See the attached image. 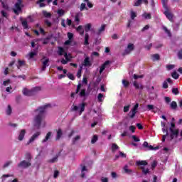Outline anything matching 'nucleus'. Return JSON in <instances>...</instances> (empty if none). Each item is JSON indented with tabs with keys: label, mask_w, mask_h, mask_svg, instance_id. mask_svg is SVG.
Listing matches in <instances>:
<instances>
[{
	"label": "nucleus",
	"mask_w": 182,
	"mask_h": 182,
	"mask_svg": "<svg viewBox=\"0 0 182 182\" xmlns=\"http://www.w3.org/2000/svg\"><path fill=\"white\" fill-rule=\"evenodd\" d=\"M38 55V48L33 51L28 53V56L30 57V59H32L34 56H36Z\"/></svg>",
	"instance_id": "obj_22"
},
{
	"label": "nucleus",
	"mask_w": 182,
	"mask_h": 182,
	"mask_svg": "<svg viewBox=\"0 0 182 182\" xmlns=\"http://www.w3.org/2000/svg\"><path fill=\"white\" fill-rule=\"evenodd\" d=\"M134 87H136V89H143V85H139L136 81L134 82Z\"/></svg>",
	"instance_id": "obj_36"
},
{
	"label": "nucleus",
	"mask_w": 182,
	"mask_h": 182,
	"mask_svg": "<svg viewBox=\"0 0 182 182\" xmlns=\"http://www.w3.org/2000/svg\"><path fill=\"white\" fill-rule=\"evenodd\" d=\"M117 149H119V146L116 144H113L112 146V149L113 151H114V150H117Z\"/></svg>",
	"instance_id": "obj_60"
},
{
	"label": "nucleus",
	"mask_w": 182,
	"mask_h": 182,
	"mask_svg": "<svg viewBox=\"0 0 182 182\" xmlns=\"http://www.w3.org/2000/svg\"><path fill=\"white\" fill-rule=\"evenodd\" d=\"M138 109H139V103H136L129 113V116L131 119L134 118V116H136V114L137 113Z\"/></svg>",
	"instance_id": "obj_7"
},
{
	"label": "nucleus",
	"mask_w": 182,
	"mask_h": 182,
	"mask_svg": "<svg viewBox=\"0 0 182 182\" xmlns=\"http://www.w3.org/2000/svg\"><path fill=\"white\" fill-rule=\"evenodd\" d=\"M92 28V24L87 23V25L85 26V32H89Z\"/></svg>",
	"instance_id": "obj_39"
},
{
	"label": "nucleus",
	"mask_w": 182,
	"mask_h": 182,
	"mask_svg": "<svg viewBox=\"0 0 182 182\" xmlns=\"http://www.w3.org/2000/svg\"><path fill=\"white\" fill-rule=\"evenodd\" d=\"M171 109H173V110H176V109H177V102H176L175 101H173L171 103Z\"/></svg>",
	"instance_id": "obj_34"
},
{
	"label": "nucleus",
	"mask_w": 182,
	"mask_h": 182,
	"mask_svg": "<svg viewBox=\"0 0 182 182\" xmlns=\"http://www.w3.org/2000/svg\"><path fill=\"white\" fill-rule=\"evenodd\" d=\"M80 96L85 97L86 96V90H82L80 92Z\"/></svg>",
	"instance_id": "obj_58"
},
{
	"label": "nucleus",
	"mask_w": 182,
	"mask_h": 182,
	"mask_svg": "<svg viewBox=\"0 0 182 182\" xmlns=\"http://www.w3.org/2000/svg\"><path fill=\"white\" fill-rule=\"evenodd\" d=\"M49 66V60L47 58L46 60L43 62V67L41 68V70H46V67Z\"/></svg>",
	"instance_id": "obj_20"
},
{
	"label": "nucleus",
	"mask_w": 182,
	"mask_h": 182,
	"mask_svg": "<svg viewBox=\"0 0 182 182\" xmlns=\"http://www.w3.org/2000/svg\"><path fill=\"white\" fill-rule=\"evenodd\" d=\"M178 59H182V49L178 52Z\"/></svg>",
	"instance_id": "obj_63"
},
{
	"label": "nucleus",
	"mask_w": 182,
	"mask_h": 182,
	"mask_svg": "<svg viewBox=\"0 0 182 182\" xmlns=\"http://www.w3.org/2000/svg\"><path fill=\"white\" fill-rule=\"evenodd\" d=\"M77 31L79 32V33L81 35H83V33H85V30L83 29V27L82 26H79L77 28Z\"/></svg>",
	"instance_id": "obj_27"
},
{
	"label": "nucleus",
	"mask_w": 182,
	"mask_h": 182,
	"mask_svg": "<svg viewBox=\"0 0 182 182\" xmlns=\"http://www.w3.org/2000/svg\"><path fill=\"white\" fill-rule=\"evenodd\" d=\"M21 25L24 29H28V21H26V20H23L21 22Z\"/></svg>",
	"instance_id": "obj_40"
},
{
	"label": "nucleus",
	"mask_w": 182,
	"mask_h": 182,
	"mask_svg": "<svg viewBox=\"0 0 182 182\" xmlns=\"http://www.w3.org/2000/svg\"><path fill=\"white\" fill-rule=\"evenodd\" d=\"M97 141V135H94L91 140V143L92 144H95V143H96Z\"/></svg>",
	"instance_id": "obj_45"
},
{
	"label": "nucleus",
	"mask_w": 182,
	"mask_h": 182,
	"mask_svg": "<svg viewBox=\"0 0 182 182\" xmlns=\"http://www.w3.org/2000/svg\"><path fill=\"white\" fill-rule=\"evenodd\" d=\"M133 49H134V45L132 43L128 44L127 48L124 52V55H129V53H130V52H132Z\"/></svg>",
	"instance_id": "obj_11"
},
{
	"label": "nucleus",
	"mask_w": 182,
	"mask_h": 182,
	"mask_svg": "<svg viewBox=\"0 0 182 182\" xmlns=\"http://www.w3.org/2000/svg\"><path fill=\"white\" fill-rule=\"evenodd\" d=\"M168 83H170V84L172 83L171 78H167L166 80H165L163 82L162 87H163L164 89H167V87H168Z\"/></svg>",
	"instance_id": "obj_14"
},
{
	"label": "nucleus",
	"mask_w": 182,
	"mask_h": 182,
	"mask_svg": "<svg viewBox=\"0 0 182 182\" xmlns=\"http://www.w3.org/2000/svg\"><path fill=\"white\" fill-rule=\"evenodd\" d=\"M82 65L85 66V68H90V66H92V61H90V58L86 57L83 60Z\"/></svg>",
	"instance_id": "obj_10"
},
{
	"label": "nucleus",
	"mask_w": 182,
	"mask_h": 182,
	"mask_svg": "<svg viewBox=\"0 0 182 182\" xmlns=\"http://www.w3.org/2000/svg\"><path fill=\"white\" fill-rule=\"evenodd\" d=\"M79 109H80L79 116H80L82 114V113H83V112H85V103L79 104L78 106L73 105V107H72V110H73L74 112H77V110H79Z\"/></svg>",
	"instance_id": "obj_6"
},
{
	"label": "nucleus",
	"mask_w": 182,
	"mask_h": 182,
	"mask_svg": "<svg viewBox=\"0 0 182 182\" xmlns=\"http://www.w3.org/2000/svg\"><path fill=\"white\" fill-rule=\"evenodd\" d=\"M137 166H147V162L146 161H137Z\"/></svg>",
	"instance_id": "obj_31"
},
{
	"label": "nucleus",
	"mask_w": 182,
	"mask_h": 182,
	"mask_svg": "<svg viewBox=\"0 0 182 182\" xmlns=\"http://www.w3.org/2000/svg\"><path fill=\"white\" fill-rule=\"evenodd\" d=\"M62 134H63L62 129H59L57 131L56 140H59L62 137Z\"/></svg>",
	"instance_id": "obj_26"
},
{
	"label": "nucleus",
	"mask_w": 182,
	"mask_h": 182,
	"mask_svg": "<svg viewBox=\"0 0 182 182\" xmlns=\"http://www.w3.org/2000/svg\"><path fill=\"white\" fill-rule=\"evenodd\" d=\"M25 133H26V131H25V129H22L18 135V140H20V141H22V140H23V138L25 137Z\"/></svg>",
	"instance_id": "obj_17"
},
{
	"label": "nucleus",
	"mask_w": 182,
	"mask_h": 182,
	"mask_svg": "<svg viewBox=\"0 0 182 182\" xmlns=\"http://www.w3.org/2000/svg\"><path fill=\"white\" fill-rule=\"evenodd\" d=\"M172 93H173V95H178V89H177V88H173V89H172Z\"/></svg>",
	"instance_id": "obj_59"
},
{
	"label": "nucleus",
	"mask_w": 182,
	"mask_h": 182,
	"mask_svg": "<svg viewBox=\"0 0 182 182\" xmlns=\"http://www.w3.org/2000/svg\"><path fill=\"white\" fill-rule=\"evenodd\" d=\"M105 29H106V25L103 24L101 26L98 32L97 33V35H100L102 33V32L105 31Z\"/></svg>",
	"instance_id": "obj_29"
},
{
	"label": "nucleus",
	"mask_w": 182,
	"mask_h": 182,
	"mask_svg": "<svg viewBox=\"0 0 182 182\" xmlns=\"http://www.w3.org/2000/svg\"><path fill=\"white\" fill-rule=\"evenodd\" d=\"M80 140V135H77L73 139V144H76L77 141Z\"/></svg>",
	"instance_id": "obj_32"
},
{
	"label": "nucleus",
	"mask_w": 182,
	"mask_h": 182,
	"mask_svg": "<svg viewBox=\"0 0 182 182\" xmlns=\"http://www.w3.org/2000/svg\"><path fill=\"white\" fill-rule=\"evenodd\" d=\"M141 17L143 19L150 20L151 19V13H147L144 11V14L141 15Z\"/></svg>",
	"instance_id": "obj_13"
},
{
	"label": "nucleus",
	"mask_w": 182,
	"mask_h": 182,
	"mask_svg": "<svg viewBox=\"0 0 182 182\" xmlns=\"http://www.w3.org/2000/svg\"><path fill=\"white\" fill-rule=\"evenodd\" d=\"M122 85L124 87H127V86H129V82L126 81L125 80H123Z\"/></svg>",
	"instance_id": "obj_56"
},
{
	"label": "nucleus",
	"mask_w": 182,
	"mask_h": 182,
	"mask_svg": "<svg viewBox=\"0 0 182 182\" xmlns=\"http://www.w3.org/2000/svg\"><path fill=\"white\" fill-rule=\"evenodd\" d=\"M171 75L173 79H178L179 75L176 72H173Z\"/></svg>",
	"instance_id": "obj_49"
},
{
	"label": "nucleus",
	"mask_w": 182,
	"mask_h": 182,
	"mask_svg": "<svg viewBox=\"0 0 182 182\" xmlns=\"http://www.w3.org/2000/svg\"><path fill=\"white\" fill-rule=\"evenodd\" d=\"M109 63H110V61H106L100 68V75H102V73H103V70H105V69H106V66H107V65H109Z\"/></svg>",
	"instance_id": "obj_18"
},
{
	"label": "nucleus",
	"mask_w": 182,
	"mask_h": 182,
	"mask_svg": "<svg viewBox=\"0 0 182 182\" xmlns=\"http://www.w3.org/2000/svg\"><path fill=\"white\" fill-rule=\"evenodd\" d=\"M143 147H144L146 150H154L153 146L149 145V143L147 141L144 142Z\"/></svg>",
	"instance_id": "obj_15"
},
{
	"label": "nucleus",
	"mask_w": 182,
	"mask_h": 182,
	"mask_svg": "<svg viewBox=\"0 0 182 182\" xmlns=\"http://www.w3.org/2000/svg\"><path fill=\"white\" fill-rule=\"evenodd\" d=\"M6 114L9 115L11 113H12V108L11 107V105L8 106V108L6 111Z\"/></svg>",
	"instance_id": "obj_46"
},
{
	"label": "nucleus",
	"mask_w": 182,
	"mask_h": 182,
	"mask_svg": "<svg viewBox=\"0 0 182 182\" xmlns=\"http://www.w3.org/2000/svg\"><path fill=\"white\" fill-rule=\"evenodd\" d=\"M67 76L69 79H70L71 80H75V76L73 75V74H67Z\"/></svg>",
	"instance_id": "obj_62"
},
{
	"label": "nucleus",
	"mask_w": 182,
	"mask_h": 182,
	"mask_svg": "<svg viewBox=\"0 0 182 182\" xmlns=\"http://www.w3.org/2000/svg\"><path fill=\"white\" fill-rule=\"evenodd\" d=\"M57 14L58 16H63L65 15V11L63 9H58Z\"/></svg>",
	"instance_id": "obj_38"
},
{
	"label": "nucleus",
	"mask_w": 182,
	"mask_h": 182,
	"mask_svg": "<svg viewBox=\"0 0 182 182\" xmlns=\"http://www.w3.org/2000/svg\"><path fill=\"white\" fill-rule=\"evenodd\" d=\"M129 109H130V105H127V106L124 107V112L125 113H127V112H129Z\"/></svg>",
	"instance_id": "obj_57"
},
{
	"label": "nucleus",
	"mask_w": 182,
	"mask_h": 182,
	"mask_svg": "<svg viewBox=\"0 0 182 182\" xmlns=\"http://www.w3.org/2000/svg\"><path fill=\"white\" fill-rule=\"evenodd\" d=\"M162 28L164 29L165 33H166L169 38H171V33L169 31L168 28H167V27L165 26H163Z\"/></svg>",
	"instance_id": "obj_24"
},
{
	"label": "nucleus",
	"mask_w": 182,
	"mask_h": 182,
	"mask_svg": "<svg viewBox=\"0 0 182 182\" xmlns=\"http://www.w3.org/2000/svg\"><path fill=\"white\" fill-rule=\"evenodd\" d=\"M84 9H86L87 11V8L86 7V4L82 3L80 6V11H83Z\"/></svg>",
	"instance_id": "obj_47"
},
{
	"label": "nucleus",
	"mask_w": 182,
	"mask_h": 182,
	"mask_svg": "<svg viewBox=\"0 0 182 182\" xmlns=\"http://www.w3.org/2000/svg\"><path fill=\"white\" fill-rule=\"evenodd\" d=\"M174 68H176V65H166V69L168 70H171V69H174Z\"/></svg>",
	"instance_id": "obj_48"
},
{
	"label": "nucleus",
	"mask_w": 182,
	"mask_h": 182,
	"mask_svg": "<svg viewBox=\"0 0 182 182\" xmlns=\"http://www.w3.org/2000/svg\"><path fill=\"white\" fill-rule=\"evenodd\" d=\"M82 70H83V68L82 66L80 67L77 73V77L80 78L82 76Z\"/></svg>",
	"instance_id": "obj_33"
},
{
	"label": "nucleus",
	"mask_w": 182,
	"mask_h": 182,
	"mask_svg": "<svg viewBox=\"0 0 182 182\" xmlns=\"http://www.w3.org/2000/svg\"><path fill=\"white\" fill-rule=\"evenodd\" d=\"M53 0H38L36 1V4L39 5L40 8H45L46 5H49Z\"/></svg>",
	"instance_id": "obj_8"
},
{
	"label": "nucleus",
	"mask_w": 182,
	"mask_h": 182,
	"mask_svg": "<svg viewBox=\"0 0 182 182\" xmlns=\"http://www.w3.org/2000/svg\"><path fill=\"white\" fill-rule=\"evenodd\" d=\"M52 35L47 36L46 38H43V45H48L49 43V41L52 39Z\"/></svg>",
	"instance_id": "obj_19"
},
{
	"label": "nucleus",
	"mask_w": 182,
	"mask_h": 182,
	"mask_svg": "<svg viewBox=\"0 0 182 182\" xmlns=\"http://www.w3.org/2000/svg\"><path fill=\"white\" fill-rule=\"evenodd\" d=\"M103 100H105V95H103V94H102V93L98 94L97 102H103Z\"/></svg>",
	"instance_id": "obj_23"
},
{
	"label": "nucleus",
	"mask_w": 182,
	"mask_h": 182,
	"mask_svg": "<svg viewBox=\"0 0 182 182\" xmlns=\"http://www.w3.org/2000/svg\"><path fill=\"white\" fill-rule=\"evenodd\" d=\"M57 53L59 56L64 55V58L65 59L63 58L60 61L63 65H66L68 62H70V60H72V55L66 53V51H65V49L63 47H58Z\"/></svg>",
	"instance_id": "obj_3"
},
{
	"label": "nucleus",
	"mask_w": 182,
	"mask_h": 182,
	"mask_svg": "<svg viewBox=\"0 0 182 182\" xmlns=\"http://www.w3.org/2000/svg\"><path fill=\"white\" fill-rule=\"evenodd\" d=\"M132 139L134 140V141L137 142V141H140V139H139L137 136H136V135H133L132 136Z\"/></svg>",
	"instance_id": "obj_52"
},
{
	"label": "nucleus",
	"mask_w": 182,
	"mask_h": 182,
	"mask_svg": "<svg viewBox=\"0 0 182 182\" xmlns=\"http://www.w3.org/2000/svg\"><path fill=\"white\" fill-rule=\"evenodd\" d=\"M146 110H148V111L154 110V105H146Z\"/></svg>",
	"instance_id": "obj_44"
},
{
	"label": "nucleus",
	"mask_w": 182,
	"mask_h": 182,
	"mask_svg": "<svg viewBox=\"0 0 182 182\" xmlns=\"http://www.w3.org/2000/svg\"><path fill=\"white\" fill-rule=\"evenodd\" d=\"M68 38L70 41H73V33H68Z\"/></svg>",
	"instance_id": "obj_55"
},
{
	"label": "nucleus",
	"mask_w": 182,
	"mask_h": 182,
	"mask_svg": "<svg viewBox=\"0 0 182 182\" xmlns=\"http://www.w3.org/2000/svg\"><path fill=\"white\" fill-rule=\"evenodd\" d=\"M84 45H89V34L85 33Z\"/></svg>",
	"instance_id": "obj_35"
},
{
	"label": "nucleus",
	"mask_w": 182,
	"mask_h": 182,
	"mask_svg": "<svg viewBox=\"0 0 182 182\" xmlns=\"http://www.w3.org/2000/svg\"><path fill=\"white\" fill-rule=\"evenodd\" d=\"M130 16H131V19H132V21H133V19H134V18H136V16H137V14H136V12L132 11L130 12Z\"/></svg>",
	"instance_id": "obj_43"
},
{
	"label": "nucleus",
	"mask_w": 182,
	"mask_h": 182,
	"mask_svg": "<svg viewBox=\"0 0 182 182\" xmlns=\"http://www.w3.org/2000/svg\"><path fill=\"white\" fill-rule=\"evenodd\" d=\"M85 171H87V169H86V166H82L81 170V177L82 178H85V177H86V175H85Z\"/></svg>",
	"instance_id": "obj_30"
},
{
	"label": "nucleus",
	"mask_w": 182,
	"mask_h": 182,
	"mask_svg": "<svg viewBox=\"0 0 182 182\" xmlns=\"http://www.w3.org/2000/svg\"><path fill=\"white\" fill-rule=\"evenodd\" d=\"M50 105H46L43 107H40L38 109L35 110L36 117L34 118V126L39 129L41 127V123L45 117V112H46V108L49 107Z\"/></svg>",
	"instance_id": "obj_2"
},
{
	"label": "nucleus",
	"mask_w": 182,
	"mask_h": 182,
	"mask_svg": "<svg viewBox=\"0 0 182 182\" xmlns=\"http://www.w3.org/2000/svg\"><path fill=\"white\" fill-rule=\"evenodd\" d=\"M50 136H52V132H48L46 136V138L42 141V143H46V141L50 139Z\"/></svg>",
	"instance_id": "obj_25"
},
{
	"label": "nucleus",
	"mask_w": 182,
	"mask_h": 182,
	"mask_svg": "<svg viewBox=\"0 0 182 182\" xmlns=\"http://www.w3.org/2000/svg\"><path fill=\"white\" fill-rule=\"evenodd\" d=\"M150 28L149 25H146L142 29H141V32H145V31H149Z\"/></svg>",
	"instance_id": "obj_53"
},
{
	"label": "nucleus",
	"mask_w": 182,
	"mask_h": 182,
	"mask_svg": "<svg viewBox=\"0 0 182 182\" xmlns=\"http://www.w3.org/2000/svg\"><path fill=\"white\" fill-rule=\"evenodd\" d=\"M162 126V132L163 133H166V135L162 136V142L164 143L166 141V138L169 135L170 140H173V139H177V136H178V129H176V124L174 123H171V127L168 129L166 127V124L164 122H161Z\"/></svg>",
	"instance_id": "obj_1"
},
{
	"label": "nucleus",
	"mask_w": 182,
	"mask_h": 182,
	"mask_svg": "<svg viewBox=\"0 0 182 182\" xmlns=\"http://www.w3.org/2000/svg\"><path fill=\"white\" fill-rule=\"evenodd\" d=\"M22 66H25V61L19 60L17 65L18 69H21Z\"/></svg>",
	"instance_id": "obj_28"
},
{
	"label": "nucleus",
	"mask_w": 182,
	"mask_h": 182,
	"mask_svg": "<svg viewBox=\"0 0 182 182\" xmlns=\"http://www.w3.org/2000/svg\"><path fill=\"white\" fill-rule=\"evenodd\" d=\"M101 181L102 182H109V179L106 177H102L101 178Z\"/></svg>",
	"instance_id": "obj_64"
},
{
	"label": "nucleus",
	"mask_w": 182,
	"mask_h": 182,
	"mask_svg": "<svg viewBox=\"0 0 182 182\" xmlns=\"http://www.w3.org/2000/svg\"><path fill=\"white\" fill-rule=\"evenodd\" d=\"M141 168L144 174H149V173H150V171L149 170V168H145L144 166H141Z\"/></svg>",
	"instance_id": "obj_41"
},
{
	"label": "nucleus",
	"mask_w": 182,
	"mask_h": 182,
	"mask_svg": "<svg viewBox=\"0 0 182 182\" xmlns=\"http://www.w3.org/2000/svg\"><path fill=\"white\" fill-rule=\"evenodd\" d=\"M166 103L168 104L170 102H171V98L168 97H165L164 98Z\"/></svg>",
	"instance_id": "obj_61"
},
{
	"label": "nucleus",
	"mask_w": 182,
	"mask_h": 182,
	"mask_svg": "<svg viewBox=\"0 0 182 182\" xmlns=\"http://www.w3.org/2000/svg\"><path fill=\"white\" fill-rule=\"evenodd\" d=\"M13 11L16 15H19V12L22 11V0H17Z\"/></svg>",
	"instance_id": "obj_5"
},
{
	"label": "nucleus",
	"mask_w": 182,
	"mask_h": 182,
	"mask_svg": "<svg viewBox=\"0 0 182 182\" xmlns=\"http://www.w3.org/2000/svg\"><path fill=\"white\" fill-rule=\"evenodd\" d=\"M39 136H41V132H38L33 134V136L28 140L27 144H31V143H33V141H35V140H36L38 137H39Z\"/></svg>",
	"instance_id": "obj_9"
},
{
	"label": "nucleus",
	"mask_w": 182,
	"mask_h": 182,
	"mask_svg": "<svg viewBox=\"0 0 182 182\" xmlns=\"http://www.w3.org/2000/svg\"><path fill=\"white\" fill-rule=\"evenodd\" d=\"M29 166H31V162L26 161H22L18 164V167H22L23 168H26V167H29Z\"/></svg>",
	"instance_id": "obj_12"
},
{
	"label": "nucleus",
	"mask_w": 182,
	"mask_h": 182,
	"mask_svg": "<svg viewBox=\"0 0 182 182\" xmlns=\"http://www.w3.org/2000/svg\"><path fill=\"white\" fill-rule=\"evenodd\" d=\"M160 59V55L159 54H154L152 55V60H159Z\"/></svg>",
	"instance_id": "obj_42"
},
{
	"label": "nucleus",
	"mask_w": 182,
	"mask_h": 182,
	"mask_svg": "<svg viewBox=\"0 0 182 182\" xmlns=\"http://www.w3.org/2000/svg\"><path fill=\"white\" fill-rule=\"evenodd\" d=\"M43 15L45 18H50V16H52V14L46 11H43Z\"/></svg>",
	"instance_id": "obj_37"
},
{
	"label": "nucleus",
	"mask_w": 182,
	"mask_h": 182,
	"mask_svg": "<svg viewBox=\"0 0 182 182\" xmlns=\"http://www.w3.org/2000/svg\"><path fill=\"white\" fill-rule=\"evenodd\" d=\"M39 90H41V87H36L31 90L24 88L23 90V95H24V96H33V95H35L36 92H39Z\"/></svg>",
	"instance_id": "obj_4"
},
{
	"label": "nucleus",
	"mask_w": 182,
	"mask_h": 182,
	"mask_svg": "<svg viewBox=\"0 0 182 182\" xmlns=\"http://www.w3.org/2000/svg\"><path fill=\"white\" fill-rule=\"evenodd\" d=\"M71 44H72V40H69V39L65 41V42L64 43L65 46H68Z\"/></svg>",
	"instance_id": "obj_51"
},
{
	"label": "nucleus",
	"mask_w": 182,
	"mask_h": 182,
	"mask_svg": "<svg viewBox=\"0 0 182 182\" xmlns=\"http://www.w3.org/2000/svg\"><path fill=\"white\" fill-rule=\"evenodd\" d=\"M164 14L168 21H171V22L173 21V14H171V13H170L168 11H166Z\"/></svg>",
	"instance_id": "obj_16"
},
{
	"label": "nucleus",
	"mask_w": 182,
	"mask_h": 182,
	"mask_svg": "<svg viewBox=\"0 0 182 182\" xmlns=\"http://www.w3.org/2000/svg\"><path fill=\"white\" fill-rule=\"evenodd\" d=\"M1 15L4 16V18H8V13H6L5 11L2 10L1 11Z\"/></svg>",
	"instance_id": "obj_54"
},
{
	"label": "nucleus",
	"mask_w": 182,
	"mask_h": 182,
	"mask_svg": "<svg viewBox=\"0 0 182 182\" xmlns=\"http://www.w3.org/2000/svg\"><path fill=\"white\" fill-rule=\"evenodd\" d=\"M141 0H136L134 3V6H140V5H141Z\"/></svg>",
	"instance_id": "obj_50"
},
{
	"label": "nucleus",
	"mask_w": 182,
	"mask_h": 182,
	"mask_svg": "<svg viewBox=\"0 0 182 182\" xmlns=\"http://www.w3.org/2000/svg\"><path fill=\"white\" fill-rule=\"evenodd\" d=\"M124 173H126L127 174H132V169H129V166L125 165L123 168Z\"/></svg>",
	"instance_id": "obj_21"
}]
</instances>
